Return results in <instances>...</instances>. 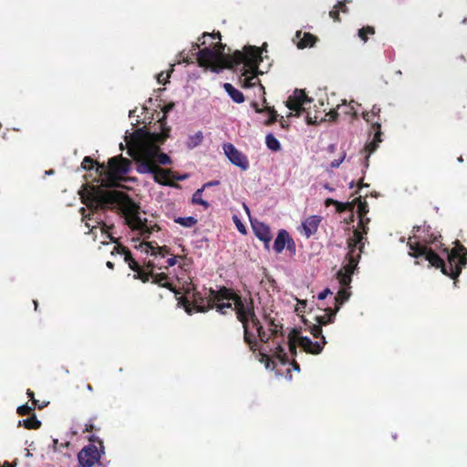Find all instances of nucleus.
I'll return each mask as SVG.
<instances>
[{
    "mask_svg": "<svg viewBox=\"0 0 467 467\" xmlns=\"http://www.w3.org/2000/svg\"><path fill=\"white\" fill-rule=\"evenodd\" d=\"M100 459V453L97 446L89 444L85 446L78 454V460L81 467H92Z\"/></svg>",
    "mask_w": 467,
    "mask_h": 467,
    "instance_id": "nucleus-13",
    "label": "nucleus"
},
{
    "mask_svg": "<svg viewBox=\"0 0 467 467\" xmlns=\"http://www.w3.org/2000/svg\"><path fill=\"white\" fill-rule=\"evenodd\" d=\"M33 410H34L33 407H30L27 404H25V405L19 406L17 408L16 411L20 416H26V415H30Z\"/></svg>",
    "mask_w": 467,
    "mask_h": 467,
    "instance_id": "nucleus-49",
    "label": "nucleus"
},
{
    "mask_svg": "<svg viewBox=\"0 0 467 467\" xmlns=\"http://www.w3.org/2000/svg\"><path fill=\"white\" fill-rule=\"evenodd\" d=\"M374 34H375V28L370 26H363L362 28H360L358 30V33L359 38L364 42L368 41V35H374Z\"/></svg>",
    "mask_w": 467,
    "mask_h": 467,
    "instance_id": "nucleus-43",
    "label": "nucleus"
},
{
    "mask_svg": "<svg viewBox=\"0 0 467 467\" xmlns=\"http://www.w3.org/2000/svg\"><path fill=\"white\" fill-rule=\"evenodd\" d=\"M249 322L252 323L253 327L256 329V332L258 330H261L264 327L262 326L259 318L255 315V312H254V316L249 317Z\"/></svg>",
    "mask_w": 467,
    "mask_h": 467,
    "instance_id": "nucleus-50",
    "label": "nucleus"
},
{
    "mask_svg": "<svg viewBox=\"0 0 467 467\" xmlns=\"http://www.w3.org/2000/svg\"><path fill=\"white\" fill-rule=\"evenodd\" d=\"M223 88L234 102L242 103L244 101V94L240 90L236 89L232 84L224 83Z\"/></svg>",
    "mask_w": 467,
    "mask_h": 467,
    "instance_id": "nucleus-28",
    "label": "nucleus"
},
{
    "mask_svg": "<svg viewBox=\"0 0 467 467\" xmlns=\"http://www.w3.org/2000/svg\"><path fill=\"white\" fill-rule=\"evenodd\" d=\"M177 258H178V256L173 255L171 254V257L168 258L166 261L167 265H160V266H158V268L159 269H162V268L168 269L169 267L173 266L177 263Z\"/></svg>",
    "mask_w": 467,
    "mask_h": 467,
    "instance_id": "nucleus-51",
    "label": "nucleus"
},
{
    "mask_svg": "<svg viewBox=\"0 0 467 467\" xmlns=\"http://www.w3.org/2000/svg\"><path fill=\"white\" fill-rule=\"evenodd\" d=\"M381 109L378 105H373L369 111H364L362 113L363 119L366 122L369 123L371 126V130L375 132L373 140L367 143L363 149L365 153L364 156V168L367 169L369 166V157L370 155L376 151L379 147V143L382 141L381 140V118H380Z\"/></svg>",
    "mask_w": 467,
    "mask_h": 467,
    "instance_id": "nucleus-8",
    "label": "nucleus"
},
{
    "mask_svg": "<svg viewBox=\"0 0 467 467\" xmlns=\"http://www.w3.org/2000/svg\"><path fill=\"white\" fill-rule=\"evenodd\" d=\"M331 294H332V292L330 291V289H329V288H326V289H324L322 292H320V293L318 294L317 298H318L319 300H324V299H326V298H327V296L328 295H331Z\"/></svg>",
    "mask_w": 467,
    "mask_h": 467,
    "instance_id": "nucleus-56",
    "label": "nucleus"
},
{
    "mask_svg": "<svg viewBox=\"0 0 467 467\" xmlns=\"http://www.w3.org/2000/svg\"><path fill=\"white\" fill-rule=\"evenodd\" d=\"M357 186H358V189H361V188H363V187H368V184H367V183H365V182H364V178L362 177V178H360V179H359V181H358V182Z\"/></svg>",
    "mask_w": 467,
    "mask_h": 467,
    "instance_id": "nucleus-63",
    "label": "nucleus"
},
{
    "mask_svg": "<svg viewBox=\"0 0 467 467\" xmlns=\"http://www.w3.org/2000/svg\"><path fill=\"white\" fill-rule=\"evenodd\" d=\"M203 140V135L202 131H197L194 135H192L188 138L187 147L189 149H193L199 146Z\"/></svg>",
    "mask_w": 467,
    "mask_h": 467,
    "instance_id": "nucleus-34",
    "label": "nucleus"
},
{
    "mask_svg": "<svg viewBox=\"0 0 467 467\" xmlns=\"http://www.w3.org/2000/svg\"><path fill=\"white\" fill-rule=\"evenodd\" d=\"M311 99H308L306 94L302 89H296L293 95L289 96L285 101V106L296 112V115L300 116L302 112L306 111V105L310 103Z\"/></svg>",
    "mask_w": 467,
    "mask_h": 467,
    "instance_id": "nucleus-12",
    "label": "nucleus"
},
{
    "mask_svg": "<svg viewBox=\"0 0 467 467\" xmlns=\"http://www.w3.org/2000/svg\"><path fill=\"white\" fill-rule=\"evenodd\" d=\"M351 275L344 272L343 270H339L337 274V277L338 279V282L340 285L346 288V286H348L351 283Z\"/></svg>",
    "mask_w": 467,
    "mask_h": 467,
    "instance_id": "nucleus-39",
    "label": "nucleus"
},
{
    "mask_svg": "<svg viewBox=\"0 0 467 467\" xmlns=\"http://www.w3.org/2000/svg\"><path fill=\"white\" fill-rule=\"evenodd\" d=\"M174 222L183 227H188V228L192 227L197 223V220L192 216L177 217L174 219Z\"/></svg>",
    "mask_w": 467,
    "mask_h": 467,
    "instance_id": "nucleus-37",
    "label": "nucleus"
},
{
    "mask_svg": "<svg viewBox=\"0 0 467 467\" xmlns=\"http://www.w3.org/2000/svg\"><path fill=\"white\" fill-rule=\"evenodd\" d=\"M298 334H300V329L298 328H293L290 333L288 334V346H289V351L291 355L296 356V344L297 343V337Z\"/></svg>",
    "mask_w": 467,
    "mask_h": 467,
    "instance_id": "nucleus-29",
    "label": "nucleus"
},
{
    "mask_svg": "<svg viewBox=\"0 0 467 467\" xmlns=\"http://www.w3.org/2000/svg\"><path fill=\"white\" fill-rule=\"evenodd\" d=\"M172 71H173L172 67L169 71H167V72L161 71L157 76V81L160 84L165 85L169 81L168 79L170 78L171 74L172 73Z\"/></svg>",
    "mask_w": 467,
    "mask_h": 467,
    "instance_id": "nucleus-47",
    "label": "nucleus"
},
{
    "mask_svg": "<svg viewBox=\"0 0 467 467\" xmlns=\"http://www.w3.org/2000/svg\"><path fill=\"white\" fill-rule=\"evenodd\" d=\"M265 143H266V146L274 151H277L281 148L280 142L273 134L266 135Z\"/></svg>",
    "mask_w": 467,
    "mask_h": 467,
    "instance_id": "nucleus-38",
    "label": "nucleus"
},
{
    "mask_svg": "<svg viewBox=\"0 0 467 467\" xmlns=\"http://www.w3.org/2000/svg\"><path fill=\"white\" fill-rule=\"evenodd\" d=\"M324 310L326 312L324 315L316 317L317 323L321 327L334 322L336 315L339 310V306H336L335 308L326 307Z\"/></svg>",
    "mask_w": 467,
    "mask_h": 467,
    "instance_id": "nucleus-26",
    "label": "nucleus"
},
{
    "mask_svg": "<svg viewBox=\"0 0 467 467\" xmlns=\"http://www.w3.org/2000/svg\"><path fill=\"white\" fill-rule=\"evenodd\" d=\"M172 108H173V104L171 103V104L164 106V108L162 109V111L164 114H163L162 118L159 120L161 127L162 129V131L161 133H152L151 134V138L154 140V142L163 143L166 140V139L169 137L170 128H165L166 114L170 110H171Z\"/></svg>",
    "mask_w": 467,
    "mask_h": 467,
    "instance_id": "nucleus-20",
    "label": "nucleus"
},
{
    "mask_svg": "<svg viewBox=\"0 0 467 467\" xmlns=\"http://www.w3.org/2000/svg\"><path fill=\"white\" fill-rule=\"evenodd\" d=\"M309 331L313 335L314 337L320 338L321 339L320 343L322 344L323 347H325V345L327 344V340H326L325 336L323 335L321 326L318 324L312 325L309 327Z\"/></svg>",
    "mask_w": 467,
    "mask_h": 467,
    "instance_id": "nucleus-33",
    "label": "nucleus"
},
{
    "mask_svg": "<svg viewBox=\"0 0 467 467\" xmlns=\"http://www.w3.org/2000/svg\"><path fill=\"white\" fill-rule=\"evenodd\" d=\"M265 320L268 326L269 332H271V335L273 336V340L276 339L278 337L283 336L282 325L279 326L278 324L275 323L274 318L268 316H265Z\"/></svg>",
    "mask_w": 467,
    "mask_h": 467,
    "instance_id": "nucleus-27",
    "label": "nucleus"
},
{
    "mask_svg": "<svg viewBox=\"0 0 467 467\" xmlns=\"http://www.w3.org/2000/svg\"><path fill=\"white\" fill-rule=\"evenodd\" d=\"M229 60L228 64L225 65L228 68L233 69L242 66L240 77L242 88H248L260 83L257 78L260 73L258 67L263 58L259 47L247 46L244 48V51L236 50L232 54V58Z\"/></svg>",
    "mask_w": 467,
    "mask_h": 467,
    "instance_id": "nucleus-3",
    "label": "nucleus"
},
{
    "mask_svg": "<svg viewBox=\"0 0 467 467\" xmlns=\"http://www.w3.org/2000/svg\"><path fill=\"white\" fill-rule=\"evenodd\" d=\"M124 261L128 264L129 267L132 270V271H138L140 270V265L138 264V262L132 257V254L130 252H129L125 256H124Z\"/></svg>",
    "mask_w": 467,
    "mask_h": 467,
    "instance_id": "nucleus-46",
    "label": "nucleus"
},
{
    "mask_svg": "<svg viewBox=\"0 0 467 467\" xmlns=\"http://www.w3.org/2000/svg\"><path fill=\"white\" fill-rule=\"evenodd\" d=\"M320 222L321 217L317 215L309 216L303 222L302 227L307 238L317 233Z\"/></svg>",
    "mask_w": 467,
    "mask_h": 467,
    "instance_id": "nucleus-23",
    "label": "nucleus"
},
{
    "mask_svg": "<svg viewBox=\"0 0 467 467\" xmlns=\"http://www.w3.org/2000/svg\"><path fill=\"white\" fill-rule=\"evenodd\" d=\"M234 221L236 223V226L238 228V230L244 234L245 233V227L244 225L241 223L240 219L237 217V216H234Z\"/></svg>",
    "mask_w": 467,
    "mask_h": 467,
    "instance_id": "nucleus-55",
    "label": "nucleus"
},
{
    "mask_svg": "<svg viewBox=\"0 0 467 467\" xmlns=\"http://www.w3.org/2000/svg\"><path fill=\"white\" fill-rule=\"evenodd\" d=\"M296 37L298 39L297 47L300 49L313 47L317 41V37L311 33L297 31Z\"/></svg>",
    "mask_w": 467,
    "mask_h": 467,
    "instance_id": "nucleus-25",
    "label": "nucleus"
},
{
    "mask_svg": "<svg viewBox=\"0 0 467 467\" xmlns=\"http://www.w3.org/2000/svg\"><path fill=\"white\" fill-rule=\"evenodd\" d=\"M234 311L236 318L242 323L244 329V341L249 346L251 351L255 352L259 348V342L249 331V317L254 316V306L251 297L243 299L239 295L234 300Z\"/></svg>",
    "mask_w": 467,
    "mask_h": 467,
    "instance_id": "nucleus-7",
    "label": "nucleus"
},
{
    "mask_svg": "<svg viewBox=\"0 0 467 467\" xmlns=\"http://www.w3.org/2000/svg\"><path fill=\"white\" fill-rule=\"evenodd\" d=\"M81 198L82 202L90 211V213H87L86 208H80L79 213L84 219L91 220V214L94 215L99 210H111L121 213L129 227L133 231H139L143 238H149L153 231L160 230L157 224L148 225L147 219L140 217L139 207L123 192L92 187L87 195Z\"/></svg>",
    "mask_w": 467,
    "mask_h": 467,
    "instance_id": "nucleus-1",
    "label": "nucleus"
},
{
    "mask_svg": "<svg viewBox=\"0 0 467 467\" xmlns=\"http://www.w3.org/2000/svg\"><path fill=\"white\" fill-rule=\"evenodd\" d=\"M223 150L229 161L241 168L242 171H246L249 168V161L247 157L238 150L232 143L223 145Z\"/></svg>",
    "mask_w": 467,
    "mask_h": 467,
    "instance_id": "nucleus-14",
    "label": "nucleus"
},
{
    "mask_svg": "<svg viewBox=\"0 0 467 467\" xmlns=\"http://www.w3.org/2000/svg\"><path fill=\"white\" fill-rule=\"evenodd\" d=\"M257 336L262 343H268L271 339H273L271 332H266L264 327L257 331Z\"/></svg>",
    "mask_w": 467,
    "mask_h": 467,
    "instance_id": "nucleus-48",
    "label": "nucleus"
},
{
    "mask_svg": "<svg viewBox=\"0 0 467 467\" xmlns=\"http://www.w3.org/2000/svg\"><path fill=\"white\" fill-rule=\"evenodd\" d=\"M336 8L339 10V13L342 12L344 14L348 13V8L347 5H345V1H338L337 5H335Z\"/></svg>",
    "mask_w": 467,
    "mask_h": 467,
    "instance_id": "nucleus-54",
    "label": "nucleus"
},
{
    "mask_svg": "<svg viewBox=\"0 0 467 467\" xmlns=\"http://www.w3.org/2000/svg\"><path fill=\"white\" fill-rule=\"evenodd\" d=\"M98 224L100 225V229L102 233L107 234V236L110 240L111 243H115L116 246L113 248V251L111 252L112 254H123L124 256L130 252L126 246L119 244L118 242V239L111 235V234L109 232L113 225H108L106 223H104L101 219L97 220Z\"/></svg>",
    "mask_w": 467,
    "mask_h": 467,
    "instance_id": "nucleus-19",
    "label": "nucleus"
},
{
    "mask_svg": "<svg viewBox=\"0 0 467 467\" xmlns=\"http://www.w3.org/2000/svg\"><path fill=\"white\" fill-rule=\"evenodd\" d=\"M265 109L269 113V119L265 121V126H271L277 120L278 114L273 107L265 106Z\"/></svg>",
    "mask_w": 467,
    "mask_h": 467,
    "instance_id": "nucleus-44",
    "label": "nucleus"
},
{
    "mask_svg": "<svg viewBox=\"0 0 467 467\" xmlns=\"http://www.w3.org/2000/svg\"><path fill=\"white\" fill-rule=\"evenodd\" d=\"M251 106H252V108L254 109V111H255V112H257V113H262V112L266 111V110L265 109V108H264V109H261V108L259 107V105H258V103H257V102H252Z\"/></svg>",
    "mask_w": 467,
    "mask_h": 467,
    "instance_id": "nucleus-59",
    "label": "nucleus"
},
{
    "mask_svg": "<svg viewBox=\"0 0 467 467\" xmlns=\"http://www.w3.org/2000/svg\"><path fill=\"white\" fill-rule=\"evenodd\" d=\"M353 103H354V101L352 100L351 102L347 104V101L344 99V100H342V104H338L337 106V109H339L340 106H344L345 109L343 110V113L346 115L351 116L353 119H357L358 114H357V111L355 109Z\"/></svg>",
    "mask_w": 467,
    "mask_h": 467,
    "instance_id": "nucleus-36",
    "label": "nucleus"
},
{
    "mask_svg": "<svg viewBox=\"0 0 467 467\" xmlns=\"http://www.w3.org/2000/svg\"><path fill=\"white\" fill-rule=\"evenodd\" d=\"M285 247H286L290 253H296V244L293 238L290 236L286 230L282 229L278 232L275 240L274 250L276 254H281Z\"/></svg>",
    "mask_w": 467,
    "mask_h": 467,
    "instance_id": "nucleus-15",
    "label": "nucleus"
},
{
    "mask_svg": "<svg viewBox=\"0 0 467 467\" xmlns=\"http://www.w3.org/2000/svg\"><path fill=\"white\" fill-rule=\"evenodd\" d=\"M337 202V201H336V200H334V199H332V198H327V199H326V201H325V205H326L327 207H328V206H330V205H336Z\"/></svg>",
    "mask_w": 467,
    "mask_h": 467,
    "instance_id": "nucleus-61",
    "label": "nucleus"
},
{
    "mask_svg": "<svg viewBox=\"0 0 467 467\" xmlns=\"http://www.w3.org/2000/svg\"><path fill=\"white\" fill-rule=\"evenodd\" d=\"M102 163H99L97 161L93 160L91 157L89 156H86L82 162H81V167L84 169V170H92L94 167H96V169L98 168V166H101Z\"/></svg>",
    "mask_w": 467,
    "mask_h": 467,
    "instance_id": "nucleus-40",
    "label": "nucleus"
},
{
    "mask_svg": "<svg viewBox=\"0 0 467 467\" xmlns=\"http://www.w3.org/2000/svg\"><path fill=\"white\" fill-rule=\"evenodd\" d=\"M151 283L156 284L161 287H164L173 292L175 295H178L179 292L176 290L174 285L169 281V276L165 273H157L152 272Z\"/></svg>",
    "mask_w": 467,
    "mask_h": 467,
    "instance_id": "nucleus-24",
    "label": "nucleus"
},
{
    "mask_svg": "<svg viewBox=\"0 0 467 467\" xmlns=\"http://www.w3.org/2000/svg\"><path fill=\"white\" fill-rule=\"evenodd\" d=\"M19 425H23L27 430H37L41 426V421L35 414H32L29 418L20 420Z\"/></svg>",
    "mask_w": 467,
    "mask_h": 467,
    "instance_id": "nucleus-30",
    "label": "nucleus"
},
{
    "mask_svg": "<svg viewBox=\"0 0 467 467\" xmlns=\"http://www.w3.org/2000/svg\"><path fill=\"white\" fill-rule=\"evenodd\" d=\"M96 430V427L92 423L86 424V428L84 431L91 432L92 431Z\"/></svg>",
    "mask_w": 467,
    "mask_h": 467,
    "instance_id": "nucleus-62",
    "label": "nucleus"
},
{
    "mask_svg": "<svg viewBox=\"0 0 467 467\" xmlns=\"http://www.w3.org/2000/svg\"><path fill=\"white\" fill-rule=\"evenodd\" d=\"M134 275L135 279H140L142 283H147L152 277V271L146 272L140 266V270L135 271Z\"/></svg>",
    "mask_w": 467,
    "mask_h": 467,
    "instance_id": "nucleus-41",
    "label": "nucleus"
},
{
    "mask_svg": "<svg viewBox=\"0 0 467 467\" xmlns=\"http://www.w3.org/2000/svg\"><path fill=\"white\" fill-rule=\"evenodd\" d=\"M328 15L335 22H340L339 10L335 5Z\"/></svg>",
    "mask_w": 467,
    "mask_h": 467,
    "instance_id": "nucleus-53",
    "label": "nucleus"
},
{
    "mask_svg": "<svg viewBox=\"0 0 467 467\" xmlns=\"http://www.w3.org/2000/svg\"><path fill=\"white\" fill-rule=\"evenodd\" d=\"M141 251L147 254L161 258H165L168 255H171V249L167 245L159 246L156 242H142L140 244Z\"/></svg>",
    "mask_w": 467,
    "mask_h": 467,
    "instance_id": "nucleus-17",
    "label": "nucleus"
},
{
    "mask_svg": "<svg viewBox=\"0 0 467 467\" xmlns=\"http://www.w3.org/2000/svg\"><path fill=\"white\" fill-rule=\"evenodd\" d=\"M206 41L203 40L201 43H193L192 45V56H196L199 67L210 68L214 72H218L223 68H228L224 65L228 64L232 55L224 56L223 52L226 46L222 42H217L216 44L211 42L209 47H206Z\"/></svg>",
    "mask_w": 467,
    "mask_h": 467,
    "instance_id": "nucleus-4",
    "label": "nucleus"
},
{
    "mask_svg": "<svg viewBox=\"0 0 467 467\" xmlns=\"http://www.w3.org/2000/svg\"><path fill=\"white\" fill-rule=\"evenodd\" d=\"M348 263L340 270L352 275L358 266L360 254L364 248V244H362V233L359 230H354L353 236L348 240Z\"/></svg>",
    "mask_w": 467,
    "mask_h": 467,
    "instance_id": "nucleus-11",
    "label": "nucleus"
},
{
    "mask_svg": "<svg viewBox=\"0 0 467 467\" xmlns=\"http://www.w3.org/2000/svg\"><path fill=\"white\" fill-rule=\"evenodd\" d=\"M346 157V154L344 153L343 156L339 159H337V160H334L331 163H330V166L332 168H337L344 161Z\"/></svg>",
    "mask_w": 467,
    "mask_h": 467,
    "instance_id": "nucleus-57",
    "label": "nucleus"
},
{
    "mask_svg": "<svg viewBox=\"0 0 467 467\" xmlns=\"http://www.w3.org/2000/svg\"><path fill=\"white\" fill-rule=\"evenodd\" d=\"M350 296V293L348 290L345 287H342L338 292L337 295L335 296V307L339 306L344 304Z\"/></svg>",
    "mask_w": 467,
    "mask_h": 467,
    "instance_id": "nucleus-31",
    "label": "nucleus"
},
{
    "mask_svg": "<svg viewBox=\"0 0 467 467\" xmlns=\"http://www.w3.org/2000/svg\"><path fill=\"white\" fill-rule=\"evenodd\" d=\"M188 178V175L187 174H183V175H177L175 173L172 172V174L171 175V180L173 182V181H184L185 179Z\"/></svg>",
    "mask_w": 467,
    "mask_h": 467,
    "instance_id": "nucleus-58",
    "label": "nucleus"
},
{
    "mask_svg": "<svg viewBox=\"0 0 467 467\" xmlns=\"http://www.w3.org/2000/svg\"><path fill=\"white\" fill-rule=\"evenodd\" d=\"M202 38H205V37H210L212 38L213 40H218V42H221L222 40V35L220 32H213V33H203L202 34Z\"/></svg>",
    "mask_w": 467,
    "mask_h": 467,
    "instance_id": "nucleus-52",
    "label": "nucleus"
},
{
    "mask_svg": "<svg viewBox=\"0 0 467 467\" xmlns=\"http://www.w3.org/2000/svg\"><path fill=\"white\" fill-rule=\"evenodd\" d=\"M297 343L306 353L313 355L321 353L324 348L320 342H313L309 337L300 336V334H298Z\"/></svg>",
    "mask_w": 467,
    "mask_h": 467,
    "instance_id": "nucleus-21",
    "label": "nucleus"
},
{
    "mask_svg": "<svg viewBox=\"0 0 467 467\" xmlns=\"http://www.w3.org/2000/svg\"><path fill=\"white\" fill-rule=\"evenodd\" d=\"M338 117V112L337 109H330L328 112L322 116V114H318L317 111L312 116L311 112L306 113V122L308 124H317L322 122L324 120L335 121Z\"/></svg>",
    "mask_w": 467,
    "mask_h": 467,
    "instance_id": "nucleus-22",
    "label": "nucleus"
},
{
    "mask_svg": "<svg viewBox=\"0 0 467 467\" xmlns=\"http://www.w3.org/2000/svg\"><path fill=\"white\" fill-rule=\"evenodd\" d=\"M204 188L202 187L201 189H198L192 195V202L195 203V204H200L202 205L204 209H208L210 207V203L203 200L202 198V192H203Z\"/></svg>",
    "mask_w": 467,
    "mask_h": 467,
    "instance_id": "nucleus-35",
    "label": "nucleus"
},
{
    "mask_svg": "<svg viewBox=\"0 0 467 467\" xmlns=\"http://www.w3.org/2000/svg\"><path fill=\"white\" fill-rule=\"evenodd\" d=\"M146 266H147V268L149 269V271H152V272H153V269H154L155 267L160 266V265H156V264H154L153 262H150H150H148V264H147V265H146Z\"/></svg>",
    "mask_w": 467,
    "mask_h": 467,
    "instance_id": "nucleus-64",
    "label": "nucleus"
},
{
    "mask_svg": "<svg viewBox=\"0 0 467 467\" xmlns=\"http://www.w3.org/2000/svg\"><path fill=\"white\" fill-rule=\"evenodd\" d=\"M336 209H337V213H343L345 211H349V212H353L354 211V202H337L336 203Z\"/></svg>",
    "mask_w": 467,
    "mask_h": 467,
    "instance_id": "nucleus-45",
    "label": "nucleus"
},
{
    "mask_svg": "<svg viewBox=\"0 0 467 467\" xmlns=\"http://www.w3.org/2000/svg\"><path fill=\"white\" fill-rule=\"evenodd\" d=\"M153 151L150 150L144 152V162L139 163L137 166V171L139 173H150L153 175V179L156 182L166 185L176 187L178 186L174 182L171 180L172 171L170 169L160 168L155 162H152Z\"/></svg>",
    "mask_w": 467,
    "mask_h": 467,
    "instance_id": "nucleus-9",
    "label": "nucleus"
},
{
    "mask_svg": "<svg viewBox=\"0 0 467 467\" xmlns=\"http://www.w3.org/2000/svg\"><path fill=\"white\" fill-rule=\"evenodd\" d=\"M26 394L29 397V399L31 400L33 405H36L37 404V400L35 399L34 392L31 389H27Z\"/></svg>",
    "mask_w": 467,
    "mask_h": 467,
    "instance_id": "nucleus-60",
    "label": "nucleus"
},
{
    "mask_svg": "<svg viewBox=\"0 0 467 467\" xmlns=\"http://www.w3.org/2000/svg\"><path fill=\"white\" fill-rule=\"evenodd\" d=\"M234 306V303L220 302V303H216L214 305V308H216L217 312H219L220 314L226 315L228 310L234 311V306Z\"/></svg>",
    "mask_w": 467,
    "mask_h": 467,
    "instance_id": "nucleus-42",
    "label": "nucleus"
},
{
    "mask_svg": "<svg viewBox=\"0 0 467 467\" xmlns=\"http://www.w3.org/2000/svg\"><path fill=\"white\" fill-rule=\"evenodd\" d=\"M237 296L238 295L234 291V289L226 286H221L218 290L210 288L207 306L199 305V301H203L199 294H194V299L192 302L185 296H181L180 301L185 307L186 311L190 314L192 313V310L190 309L191 306H192L196 312L204 313L209 309L214 308V305L216 303L223 302V300L234 302Z\"/></svg>",
    "mask_w": 467,
    "mask_h": 467,
    "instance_id": "nucleus-6",
    "label": "nucleus"
},
{
    "mask_svg": "<svg viewBox=\"0 0 467 467\" xmlns=\"http://www.w3.org/2000/svg\"><path fill=\"white\" fill-rule=\"evenodd\" d=\"M354 206L358 204L357 213L359 218L358 225L356 230H359L362 233V236L367 234L368 227L367 224L369 223V219L367 217L368 213V204L366 201H361V196L353 200Z\"/></svg>",
    "mask_w": 467,
    "mask_h": 467,
    "instance_id": "nucleus-16",
    "label": "nucleus"
},
{
    "mask_svg": "<svg viewBox=\"0 0 467 467\" xmlns=\"http://www.w3.org/2000/svg\"><path fill=\"white\" fill-rule=\"evenodd\" d=\"M150 150L153 151L152 162L167 165L171 163V158L163 152H161V149L155 143H137L129 147L128 153L136 161L137 166L139 163L144 162V152Z\"/></svg>",
    "mask_w": 467,
    "mask_h": 467,
    "instance_id": "nucleus-10",
    "label": "nucleus"
},
{
    "mask_svg": "<svg viewBox=\"0 0 467 467\" xmlns=\"http://www.w3.org/2000/svg\"><path fill=\"white\" fill-rule=\"evenodd\" d=\"M253 230L254 232L255 236L265 244V248L269 251L270 243L272 241V234L270 227L261 222H256L252 223Z\"/></svg>",
    "mask_w": 467,
    "mask_h": 467,
    "instance_id": "nucleus-18",
    "label": "nucleus"
},
{
    "mask_svg": "<svg viewBox=\"0 0 467 467\" xmlns=\"http://www.w3.org/2000/svg\"><path fill=\"white\" fill-rule=\"evenodd\" d=\"M130 161L122 157V155L109 159L108 165L102 163L101 166H98L97 168L100 185L103 187H114L118 185L122 176L130 171Z\"/></svg>",
    "mask_w": 467,
    "mask_h": 467,
    "instance_id": "nucleus-5",
    "label": "nucleus"
},
{
    "mask_svg": "<svg viewBox=\"0 0 467 467\" xmlns=\"http://www.w3.org/2000/svg\"><path fill=\"white\" fill-rule=\"evenodd\" d=\"M274 357L277 358L282 364H285L288 361L287 354L285 353V348L281 343L276 344Z\"/></svg>",
    "mask_w": 467,
    "mask_h": 467,
    "instance_id": "nucleus-32",
    "label": "nucleus"
},
{
    "mask_svg": "<svg viewBox=\"0 0 467 467\" xmlns=\"http://www.w3.org/2000/svg\"><path fill=\"white\" fill-rule=\"evenodd\" d=\"M420 226H413V235L408 240L407 245L410 248L409 255L415 258V265H421L422 261L428 262V267L441 269V272L453 280L454 286H457L458 277L467 264V248L459 241L456 246L448 251L447 264L445 261L430 246L438 241V237L433 234L426 236H420L418 233Z\"/></svg>",
    "mask_w": 467,
    "mask_h": 467,
    "instance_id": "nucleus-2",
    "label": "nucleus"
}]
</instances>
